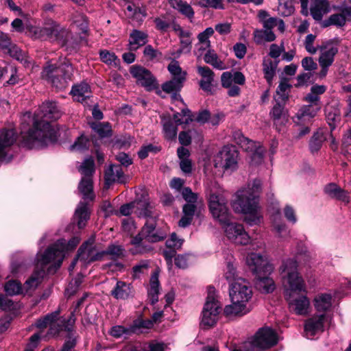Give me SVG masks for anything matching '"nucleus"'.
<instances>
[{
    "label": "nucleus",
    "mask_w": 351,
    "mask_h": 351,
    "mask_svg": "<svg viewBox=\"0 0 351 351\" xmlns=\"http://www.w3.org/2000/svg\"><path fill=\"white\" fill-rule=\"evenodd\" d=\"M125 14L128 17L138 23L143 21V19L146 16L145 8H140L134 3H128L127 5Z\"/></svg>",
    "instance_id": "a19ab883"
},
{
    "label": "nucleus",
    "mask_w": 351,
    "mask_h": 351,
    "mask_svg": "<svg viewBox=\"0 0 351 351\" xmlns=\"http://www.w3.org/2000/svg\"><path fill=\"white\" fill-rule=\"evenodd\" d=\"M291 86L287 80H282L276 89L274 99L276 102H285L289 98V91Z\"/></svg>",
    "instance_id": "c03bdc74"
},
{
    "label": "nucleus",
    "mask_w": 351,
    "mask_h": 351,
    "mask_svg": "<svg viewBox=\"0 0 351 351\" xmlns=\"http://www.w3.org/2000/svg\"><path fill=\"white\" fill-rule=\"evenodd\" d=\"M221 306L216 298L215 289H208V295L204 304L200 322V326L203 328H208L215 325L218 320Z\"/></svg>",
    "instance_id": "9d476101"
},
{
    "label": "nucleus",
    "mask_w": 351,
    "mask_h": 351,
    "mask_svg": "<svg viewBox=\"0 0 351 351\" xmlns=\"http://www.w3.org/2000/svg\"><path fill=\"white\" fill-rule=\"evenodd\" d=\"M173 29L179 37L180 41V53L189 52L191 49L192 34L188 29H183L180 25L174 24Z\"/></svg>",
    "instance_id": "cd10ccee"
},
{
    "label": "nucleus",
    "mask_w": 351,
    "mask_h": 351,
    "mask_svg": "<svg viewBox=\"0 0 351 351\" xmlns=\"http://www.w3.org/2000/svg\"><path fill=\"white\" fill-rule=\"evenodd\" d=\"M162 123L165 137L168 140L175 139L177 136L178 128L173 120L170 117H163Z\"/></svg>",
    "instance_id": "37998d69"
},
{
    "label": "nucleus",
    "mask_w": 351,
    "mask_h": 351,
    "mask_svg": "<svg viewBox=\"0 0 351 351\" xmlns=\"http://www.w3.org/2000/svg\"><path fill=\"white\" fill-rule=\"evenodd\" d=\"M78 169L82 175L78 189L83 195L84 200H93L95 197L93 191V181L91 178L95 171L94 160L93 158L89 157L86 158Z\"/></svg>",
    "instance_id": "9b49d317"
},
{
    "label": "nucleus",
    "mask_w": 351,
    "mask_h": 351,
    "mask_svg": "<svg viewBox=\"0 0 351 351\" xmlns=\"http://www.w3.org/2000/svg\"><path fill=\"white\" fill-rule=\"evenodd\" d=\"M226 237L237 245H247L250 242V237L245 230L243 225L228 221L221 225Z\"/></svg>",
    "instance_id": "a211bd4d"
},
{
    "label": "nucleus",
    "mask_w": 351,
    "mask_h": 351,
    "mask_svg": "<svg viewBox=\"0 0 351 351\" xmlns=\"http://www.w3.org/2000/svg\"><path fill=\"white\" fill-rule=\"evenodd\" d=\"M339 51L337 43L328 42L320 47V54L318 59L319 66L330 67L334 60L335 56Z\"/></svg>",
    "instance_id": "4be33fe9"
},
{
    "label": "nucleus",
    "mask_w": 351,
    "mask_h": 351,
    "mask_svg": "<svg viewBox=\"0 0 351 351\" xmlns=\"http://www.w3.org/2000/svg\"><path fill=\"white\" fill-rule=\"evenodd\" d=\"M278 14L283 16L291 15L294 12V6L291 0H279L277 8Z\"/></svg>",
    "instance_id": "4d7b16f0"
},
{
    "label": "nucleus",
    "mask_w": 351,
    "mask_h": 351,
    "mask_svg": "<svg viewBox=\"0 0 351 351\" xmlns=\"http://www.w3.org/2000/svg\"><path fill=\"white\" fill-rule=\"evenodd\" d=\"M110 295L116 300H125L134 296L133 286L122 280H117L110 291Z\"/></svg>",
    "instance_id": "5701e85b"
},
{
    "label": "nucleus",
    "mask_w": 351,
    "mask_h": 351,
    "mask_svg": "<svg viewBox=\"0 0 351 351\" xmlns=\"http://www.w3.org/2000/svg\"><path fill=\"white\" fill-rule=\"evenodd\" d=\"M330 11V5L327 0H315L311 7V14L316 21L322 20L324 14Z\"/></svg>",
    "instance_id": "c9c22d12"
},
{
    "label": "nucleus",
    "mask_w": 351,
    "mask_h": 351,
    "mask_svg": "<svg viewBox=\"0 0 351 351\" xmlns=\"http://www.w3.org/2000/svg\"><path fill=\"white\" fill-rule=\"evenodd\" d=\"M40 110L41 119L38 121L37 117L27 132H21L23 143L28 148L43 147L56 139V132L49 120H56L61 117L60 107L54 101H47L42 104Z\"/></svg>",
    "instance_id": "7ed1b4c3"
},
{
    "label": "nucleus",
    "mask_w": 351,
    "mask_h": 351,
    "mask_svg": "<svg viewBox=\"0 0 351 351\" xmlns=\"http://www.w3.org/2000/svg\"><path fill=\"white\" fill-rule=\"evenodd\" d=\"M246 265L250 271L255 276L267 275L274 270L273 265L269 262L266 256L260 253L251 252L245 258Z\"/></svg>",
    "instance_id": "4468645a"
},
{
    "label": "nucleus",
    "mask_w": 351,
    "mask_h": 351,
    "mask_svg": "<svg viewBox=\"0 0 351 351\" xmlns=\"http://www.w3.org/2000/svg\"><path fill=\"white\" fill-rule=\"evenodd\" d=\"M278 62H273L270 58H265L263 66L265 78L269 84H271L276 73Z\"/></svg>",
    "instance_id": "de8ad7c7"
},
{
    "label": "nucleus",
    "mask_w": 351,
    "mask_h": 351,
    "mask_svg": "<svg viewBox=\"0 0 351 351\" xmlns=\"http://www.w3.org/2000/svg\"><path fill=\"white\" fill-rule=\"evenodd\" d=\"M197 72L202 77L199 82L201 88L207 93H211L214 73L207 66H198Z\"/></svg>",
    "instance_id": "c756f323"
},
{
    "label": "nucleus",
    "mask_w": 351,
    "mask_h": 351,
    "mask_svg": "<svg viewBox=\"0 0 351 351\" xmlns=\"http://www.w3.org/2000/svg\"><path fill=\"white\" fill-rule=\"evenodd\" d=\"M250 305L241 302L231 301V304L225 306L223 314L228 318L234 319L243 317L250 313Z\"/></svg>",
    "instance_id": "393cba45"
},
{
    "label": "nucleus",
    "mask_w": 351,
    "mask_h": 351,
    "mask_svg": "<svg viewBox=\"0 0 351 351\" xmlns=\"http://www.w3.org/2000/svg\"><path fill=\"white\" fill-rule=\"evenodd\" d=\"M175 124L178 125H188L193 121V117L191 111L187 108H182L181 112H176L173 115Z\"/></svg>",
    "instance_id": "3c124183"
},
{
    "label": "nucleus",
    "mask_w": 351,
    "mask_h": 351,
    "mask_svg": "<svg viewBox=\"0 0 351 351\" xmlns=\"http://www.w3.org/2000/svg\"><path fill=\"white\" fill-rule=\"evenodd\" d=\"M71 93L75 100L83 103L90 95V86L86 82H82L73 86Z\"/></svg>",
    "instance_id": "e433bc0d"
},
{
    "label": "nucleus",
    "mask_w": 351,
    "mask_h": 351,
    "mask_svg": "<svg viewBox=\"0 0 351 351\" xmlns=\"http://www.w3.org/2000/svg\"><path fill=\"white\" fill-rule=\"evenodd\" d=\"M105 180L106 185H110L114 182L123 183L125 181V177L121 167L119 165L110 166L106 171Z\"/></svg>",
    "instance_id": "2f4dec72"
},
{
    "label": "nucleus",
    "mask_w": 351,
    "mask_h": 351,
    "mask_svg": "<svg viewBox=\"0 0 351 351\" xmlns=\"http://www.w3.org/2000/svg\"><path fill=\"white\" fill-rule=\"evenodd\" d=\"M257 278L256 282V288L263 293L272 292L275 289L274 280L267 275L255 276Z\"/></svg>",
    "instance_id": "79ce46f5"
},
{
    "label": "nucleus",
    "mask_w": 351,
    "mask_h": 351,
    "mask_svg": "<svg viewBox=\"0 0 351 351\" xmlns=\"http://www.w3.org/2000/svg\"><path fill=\"white\" fill-rule=\"evenodd\" d=\"M144 239L145 237L141 234V232L132 238L130 243L133 247L130 249V252L132 254H143L147 251L146 247L143 243Z\"/></svg>",
    "instance_id": "8fccbe9b"
},
{
    "label": "nucleus",
    "mask_w": 351,
    "mask_h": 351,
    "mask_svg": "<svg viewBox=\"0 0 351 351\" xmlns=\"http://www.w3.org/2000/svg\"><path fill=\"white\" fill-rule=\"evenodd\" d=\"M89 217L90 211L87 203L80 202L75 209L74 215V219L77 221V226L80 229L85 227Z\"/></svg>",
    "instance_id": "473e14b6"
},
{
    "label": "nucleus",
    "mask_w": 351,
    "mask_h": 351,
    "mask_svg": "<svg viewBox=\"0 0 351 351\" xmlns=\"http://www.w3.org/2000/svg\"><path fill=\"white\" fill-rule=\"evenodd\" d=\"M171 5L178 10L180 13L185 15L189 18H191L194 15V12L191 6L186 2H183L182 0H169Z\"/></svg>",
    "instance_id": "09e8293b"
},
{
    "label": "nucleus",
    "mask_w": 351,
    "mask_h": 351,
    "mask_svg": "<svg viewBox=\"0 0 351 351\" xmlns=\"http://www.w3.org/2000/svg\"><path fill=\"white\" fill-rule=\"evenodd\" d=\"M80 239L73 237L68 243L65 239H60L54 244L49 247L42 254V260L38 263L43 265L50 264L48 267V273H54L60 268L65 256V252L72 250L79 244Z\"/></svg>",
    "instance_id": "423d86ee"
},
{
    "label": "nucleus",
    "mask_w": 351,
    "mask_h": 351,
    "mask_svg": "<svg viewBox=\"0 0 351 351\" xmlns=\"http://www.w3.org/2000/svg\"><path fill=\"white\" fill-rule=\"evenodd\" d=\"M233 136L236 143L242 149L252 153L251 158L254 164H258L262 161L265 149L261 147L259 142L250 140L240 132H234Z\"/></svg>",
    "instance_id": "f3484780"
},
{
    "label": "nucleus",
    "mask_w": 351,
    "mask_h": 351,
    "mask_svg": "<svg viewBox=\"0 0 351 351\" xmlns=\"http://www.w3.org/2000/svg\"><path fill=\"white\" fill-rule=\"evenodd\" d=\"M41 260L42 254L38 252L36 258V269L22 287L24 294H28L34 291L38 285L41 282L42 279L45 275V267L48 264H45L43 265L40 263L39 264L38 261Z\"/></svg>",
    "instance_id": "6ab92c4d"
},
{
    "label": "nucleus",
    "mask_w": 351,
    "mask_h": 351,
    "mask_svg": "<svg viewBox=\"0 0 351 351\" xmlns=\"http://www.w3.org/2000/svg\"><path fill=\"white\" fill-rule=\"evenodd\" d=\"M160 291V282L158 280V273L154 271L150 278L149 289H148V295L152 304L158 301V293Z\"/></svg>",
    "instance_id": "58836bf2"
},
{
    "label": "nucleus",
    "mask_w": 351,
    "mask_h": 351,
    "mask_svg": "<svg viewBox=\"0 0 351 351\" xmlns=\"http://www.w3.org/2000/svg\"><path fill=\"white\" fill-rule=\"evenodd\" d=\"M59 311H56L45 316L43 319H38L36 326L37 328H43L49 327V335L55 336L61 330H66L71 332L72 328L75 322V318L73 313H71L69 319L66 321L59 317ZM76 343L75 337L73 334L69 335L64 343L62 351H71Z\"/></svg>",
    "instance_id": "39448f33"
},
{
    "label": "nucleus",
    "mask_w": 351,
    "mask_h": 351,
    "mask_svg": "<svg viewBox=\"0 0 351 351\" xmlns=\"http://www.w3.org/2000/svg\"><path fill=\"white\" fill-rule=\"evenodd\" d=\"M239 153L232 146H224L213 158L215 168L233 171L238 167Z\"/></svg>",
    "instance_id": "f8f14e48"
},
{
    "label": "nucleus",
    "mask_w": 351,
    "mask_h": 351,
    "mask_svg": "<svg viewBox=\"0 0 351 351\" xmlns=\"http://www.w3.org/2000/svg\"><path fill=\"white\" fill-rule=\"evenodd\" d=\"M232 258L230 259V261L227 263L226 269L225 272V277L228 280L235 281L237 278H236V268L232 261Z\"/></svg>",
    "instance_id": "338daca9"
},
{
    "label": "nucleus",
    "mask_w": 351,
    "mask_h": 351,
    "mask_svg": "<svg viewBox=\"0 0 351 351\" xmlns=\"http://www.w3.org/2000/svg\"><path fill=\"white\" fill-rule=\"evenodd\" d=\"M325 193L331 198L348 204L350 201L348 193L335 183H330L324 188Z\"/></svg>",
    "instance_id": "7c9ffc66"
},
{
    "label": "nucleus",
    "mask_w": 351,
    "mask_h": 351,
    "mask_svg": "<svg viewBox=\"0 0 351 351\" xmlns=\"http://www.w3.org/2000/svg\"><path fill=\"white\" fill-rule=\"evenodd\" d=\"M184 240L178 237L176 233H172L169 239L166 241V245L168 248L179 250L183 244Z\"/></svg>",
    "instance_id": "e2e57ef3"
},
{
    "label": "nucleus",
    "mask_w": 351,
    "mask_h": 351,
    "mask_svg": "<svg viewBox=\"0 0 351 351\" xmlns=\"http://www.w3.org/2000/svg\"><path fill=\"white\" fill-rule=\"evenodd\" d=\"M73 67L69 62H64L58 66L49 65L42 72V76L57 88H63L73 75Z\"/></svg>",
    "instance_id": "6e6552de"
},
{
    "label": "nucleus",
    "mask_w": 351,
    "mask_h": 351,
    "mask_svg": "<svg viewBox=\"0 0 351 351\" xmlns=\"http://www.w3.org/2000/svg\"><path fill=\"white\" fill-rule=\"evenodd\" d=\"M325 112L327 123L330 125L331 130H332L335 128L337 123L340 121V110L337 107L328 106L326 108Z\"/></svg>",
    "instance_id": "a18cd8bd"
},
{
    "label": "nucleus",
    "mask_w": 351,
    "mask_h": 351,
    "mask_svg": "<svg viewBox=\"0 0 351 351\" xmlns=\"http://www.w3.org/2000/svg\"><path fill=\"white\" fill-rule=\"evenodd\" d=\"M208 206L213 217L220 225L230 221V213L227 206V199L215 190H208Z\"/></svg>",
    "instance_id": "1a4fd4ad"
},
{
    "label": "nucleus",
    "mask_w": 351,
    "mask_h": 351,
    "mask_svg": "<svg viewBox=\"0 0 351 351\" xmlns=\"http://www.w3.org/2000/svg\"><path fill=\"white\" fill-rule=\"evenodd\" d=\"M341 12L342 13L330 15L328 19L324 21V26L335 25L339 27L344 26L346 23V15L351 16V8H343Z\"/></svg>",
    "instance_id": "72a5a7b5"
},
{
    "label": "nucleus",
    "mask_w": 351,
    "mask_h": 351,
    "mask_svg": "<svg viewBox=\"0 0 351 351\" xmlns=\"http://www.w3.org/2000/svg\"><path fill=\"white\" fill-rule=\"evenodd\" d=\"M204 60L207 64L212 65L215 69L219 70L226 69L224 62L219 58L217 54L213 50L208 49L204 55Z\"/></svg>",
    "instance_id": "49530a36"
},
{
    "label": "nucleus",
    "mask_w": 351,
    "mask_h": 351,
    "mask_svg": "<svg viewBox=\"0 0 351 351\" xmlns=\"http://www.w3.org/2000/svg\"><path fill=\"white\" fill-rule=\"evenodd\" d=\"M141 234H143L146 241L152 243L159 241L165 237L164 232L156 230V222L152 218L147 220L141 230Z\"/></svg>",
    "instance_id": "a878e982"
},
{
    "label": "nucleus",
    "mask_w": 351,
    "mask_h": 351,
    "mask_svg": "<svg viewBox=\"0 0 351 351\" xmlns=\"http://www.w3.org/2000/svg\"><path fill=\"white\" fill-rule=\"evenodd\" d=\"M147 42V34L143 32L134 29L130 34L129 47L130 50H136Z\"/></svg>",
    "instance_id": "4c0bfd02"
},
{
    "label": "nucleus",
    "mask_w": 351,
    "mask_h": 351,
    "mask_svg": "<svg viewBox=\"0 0 351 351\" xmlns=\"http://www.w3.org/2000/svg\"><path fill=\"white\" fill-rule=\"evenodd\" d=\"M271 230L276 237L281 240H285L290 237V230L282 220L279 211L271 216Z\"/></svg>",
    "instance_id": "bb28decb"
},
{
    "label": "nucleus",
    "mask_w": 351,
    "mask_h": 351,
    "mask_svg": "<svg viewBox=\"0 0 351 351\" xmlns=\"http://www.w3.org/2000/svg\"><path fill=\"white\" fill-rule=\"evenodd\" d=\"M167 69L171 73L172 78H177L183 81L186 80V72L182 71L178 62L175 60L171 61L168 65Z\"/></svg>",
    "instance_id": "864d4df0"
},
{
    "label": "nucleus",
    "mask_w": 351,
    "mask_h": 351,
    "mask_svg": "<svg viewBox=\"0 0 351 351\" xmlns=\"http://www.w3.org/2000/svg\"><path fill=\"white\" fill-rule=\"evenodd\" d=\"M298 268L297 259L288 258L282 261L279 272L290 309L297 315H304L308 312L310 301L306 295L305 282Z\"/></svg>",
    "instance_id": "f257e3e1"
},
{
    "label": "nucleus",
    "mask_w": 351,
    "mask_h": 351,
    "mask_svg": "<svg viewBox=\"0 0 351 351\" xmlns=\"http://www.w3.org/2000/svg\"><path fill=\"white\" fill-rule=\"evenodd\" d=\"M90 127L101 138L111 135V126L108 123H92Z\"/></svg>",
    "instance_id": "6e6d98bb"
},
{
    "label": "nucleus",
    "mask_w": 351,
    "mask_h": 351,
    "mask_svg": "<svg viewBox=\"0 0 351 351\" xmlns=\"http://www.w3.org/2000/svg\"><path fill=\"white\" fill-rule=\"evenodd\" d=\"M325 138L322 132H317L313 134L310 141V149L312 152H317L322 147Z\"/></svg>",
    "instance_id": "680f3d73"
},
{
    "label": "nucleus",
    "mask_w": 351,
    "mask_h": 351,
    "mask_svg": "<svg viewBox=\"0 0 351 351\" xmlns=\"http://www.w3.org/2000/svg\"><path fill=\"white\" fill-rule=\"evenodd\" d=\"M313 303L317 312L328 314L332 304V295L327 293H319L315 296Z\"/></svg>",
    "instance_id": "c85d7f7f"
},
{
    "label": "nucleus",
    "mask_w": 351,
    "mask_h": 351,
    "mask_svg": "<svg viewBox=\"0 0 351 351\" xmlns=\"http://www.w3.org/2000/svg\"><path fill=\"white\" fill-rule=\"evenodd\" d=\"M131 332L130 329L125 328L122 326H114L111 328L110 334L114 337L120 338L129 335Z\"/></svg>",
    "instance_id": "69168bd1"
},
{
    "label": "nucleus",
    "mask_w": 351,
    "mask_h": 351,
    "mask_svg": "<svg viewBox=\"0 0 351 351\" xmlns=\"http://www.w3.org/2000/svg\"><path fill=\"white\" fill-rule=\"evenodd\" d=\"M5 291L10 295L24 294L21 284L17 280H9L4 287Z\"/></svg>",
    "instance_id": "13d9d810"
},
{
    "label": "nucleus",
    "mask_w": 351,
    "mask_h": 351,
    "mask_svg": "<svg viewBox=\"0 0 351 351\" xmlns=\"http://www.w3.org/2000/svg\"><path fill=\"white\" fill-rule=\"evenodd\" d=\"M229 295L231 301L241 302L249 305V302L252 297V290L248 282L239 278L231 284Z\"/></svg>",
    "instance_id": "dca6fc26"
},
{
    "label": "nucleus",
    "mask_w": 351,
    "mask_h": 351,
    "mask_svg": "<svg viewBox=\"0 0 351 351\" xmlns=\"http://www.w3.org/2000/svg\"><path fill=\"white\" fill-rule=\"evenodd\" d=\"M16 141V132L14 130L3 129L0 131V162H9L8 151Z\"/></svg>",
    "instance_id": "412c9836"
},
{
    "label": "nucleus",
    "mask_w": 351,
    "mask_h": 351,
    "mask_svg": "<svg viewBox=\"0 0 351 351\" xmlns=\"http://www.w3.org/2000/svg\"><path fill=\"white\" fill-rule=\"evenodd\" d=\"M184 82L177 78H172L171 80L164 83L162 88L163 91L167 93H177L181 90Z\"/></svg>",
    "instance_id": "603ef678"
},
{
    "label": "nucleus",
    "mask_w": 351,
    "mask_h": 351,
    "mask_svg": "<svg viewBox=\"0 0 351 351\" xmlns=\"http://www.w3.org/2000/svg\"><path fill=\"white\" fill-rule=\"evenodd\" d=\"M183 198L188 202L187 204H195L197 199V194L193 193L189 187H185L182 191Z\"/></svg>",
    "instance_id": "774afa93"
},
{
    "label": "nucleus",
    "mask_w": 351,
    "mask_h": 351,
    "mask_svg": "<svg viewBox=\"0 0 351 351\" xmlns=\"http://www.w3.org/2000/svg\"><path fill=\"white\" fill-rule=\"evenodd\" d=\"M130 73L136 80L137 83L147 90H151L156 87L155 78L147 69L141 66H132Z\"/></svg>",
    "instance_id": "aec40b11"
},
{
    "label": "nucleus",
    "mask_w": 351,
    "mask_h": 351,
    "mask_svg": "<svg viewBox=\"0 0 351 351\" xmlns=\"http://www.w3.org/2000/svg\"><path fill=\"white\" fill-rule=\"evenodd\" d=\"M99 56L103 62L108 65L117 66L119 62L117 56L113 52L104 49L99 51Z\"/></svg>",
    "instance_id": "052dcab7"
},
{
    "label": "nucleus",
    "mask_w": 351,
    "mask_h": 351,
    "mask_svg": "<svg viewBox=\"0 0 351 351\" xmlns=\"http://www.w3.org/2000/svg\"><path fill=\"white\" fill-rule=\"evenodd\" d=\"M255 40L258 43L263 41L271 42L276 39V36L271 29H264L256 30L254 33Z\"/></svg>",
    "instance_id": "5fc2aeb1"
},
{
    "label": "nucleus",
    "mask_w": 351,
    "mask_h": 351,
    "mask_svg": "<svg viewBox=\"0 0 351 351\" xmlns=\"http://www.w3.org/2000/svg\"><path fill=\"white\" fill-rule=\"evenodd\" d=\"M90 141L87 137L84 135L79 136L75 143L71 145L70 150L72 152H82L88 148Z\"/></svg>",
    "instance_id": "bf43d9fd"
},
{
    "label": "nucleus",
    "mask_w": 351,
    "mask_h": 351,
    "mask_svg": "<svg viewBox=\"0 0 351 351\" xmlns=\"http://www.w3.org/2000/svg\"><path fill=\"white\" fill-rule=\"evenodd\" d=\"M331 317L326 313H316L308 318L304 323V335L308 339L323 332Z\"/></svg>",
    "instance_id": "2eb2a0df"
},
{
    "label": "nucleus",
    "mask_w": 351,
    "mask_h": 351,
    "mask_svg": "<svg viewBox=\"0 0 351 351\" xmlns=\"http://www.w3.org/2000/svg\"><path fill=\"white\" fill-rule=\"evenodd\" d=\"M149 262L148 261H141L138 264L136 265L132 268V277L134 278H138L141 274L148 269Z\"/></svg>",
    "instance_id": "0e129e2a"
},
{
    "label": "nucleus",
    "mask_w": 351,
    "mask_h": 351,
    "mask_svg": "<svg viewBox=\"0 0 351 351\" xmlns=\"http://www.w3.org/2000/svg\"><path fill=\"white\" fill-rule=\"evenodd\" d=\"M278 341L276 332L269 327L262 328L253 338L243 343L242 349L233 351H261L275 346Z\"/></svg>",
    "instance_id": "0eeeda50"
},
{
    "label": "nucleus",
    "mask_w": 351,
    "mask_h": 351,
    "mask_svg": "<svg viewBox=\"0 0 351 351\" xmlns=\"http://www.w3.org/2000/svg\"><path fill=\"white\" fill-rule=\"evenodd\" d=\"M321 109L320 104H308L303 106L296 114L297 124H304L311 121Z\"/></svg>",
    "instance_id": "b1692460"
},
{
    "label": "nucleus",
    "mask_w": 351,
    "mask_h": 351,
    "mask_svg": "<svg viewBox=\"0 0 351 351\" xmlns=\"http://www.w3.org/2000/svg\"><path fill=\"white\" fill-rule=\"evenodd\" d=\"M78 29L77 36H73L68 29L58 23L49 19L42 27H35L31 30L35 38L49 40L56 42L66 50L71 51L78 45L81 34H85L88 29L87 20L84 14L76 12L72 17V28Z\"/></svg>",
    "instance_id": "f03ea898"
},
{
    "label": "nucleus",
    "mask_w": 351,
    "mask_h": 351,
    "mask_svg": "<svg viewBox=\"0 0 351 351\" xmlns=\"http://www.w3.org/2000/svg\"><path fill=\"white\" fill-rule=\"evenodd\" d=\"M77 259L84 265L105 259V252L95 244L94 236L80 246L77 252Z\"/></svg>",
    "instance_id": "ddd939ff"
},
{
    "label": "nucleus",
    "mask_w": 351,
    "mask_h": 351,
    "mask_svg": "<svg viewBox=\"0 0 351 351\" xmlns=\"http://www.w3.org/2000/svg\"><path fill=\"white\" fill-rule=\"evenodd\" d=\"M285 103L282 101L276 102L270 112L275 124H285L288 121L287 115L283 106Z\"/></svg>",
    "instance_id": "ea45409f"
},
{
    "label": "nucleus",
    "mask_w": 351,
    "mask_h": 351,
    "mask_svg": "<svg viewBox=\"0 0 351 351\" xmlns=\"http://www.w3.org/2000/svg\"><path fill=\"white\" fill-rule=\"evenodd\" d=\"M261 190V181L255 179L238 190L231 202L234 211L245 215L243 221L250 226L259 225L263 221V217L259 205Z\"/></svg>",
    "instance_id": "20e7f679"
},
{
    "label": "nucleus",
    "mask_w": 351,
    "mask_h": 351,
    "mask_svg": "<svg viewBox=\"0 0 351 351\" xmlns=\"http://www.w3.org/2000/svg\"><path fill=\"white\" fill-rule=\"evenodd\" d=\"M149 204L145 201H139L134 203L123 205L119 210L120 213L124 216L130 215L132 210L134 208L141 209L139 215L147 217L149 215Z\"/></svg>",
    "instance_id": "f704fd0d"
}]
</instances>
